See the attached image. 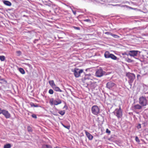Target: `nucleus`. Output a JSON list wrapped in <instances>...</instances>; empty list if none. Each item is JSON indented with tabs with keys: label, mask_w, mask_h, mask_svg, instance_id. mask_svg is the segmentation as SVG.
I'll use <instances>...</instances> for the list:
<instances>
[{
	"label": "nucleus",
	"mask_w": 148,
	"mask_h": 148,
	"mask_svg": "<svg viewBox=\"0 0 148 148\" xmlns=\"http://www.w3.org/2000/svg\"><path fill=\"white\" fill-rule=\"evenodd\" d=\"M126 76L129 79L128 83L130 85H132V84L136 76L133 73L128 72L127 73Z\"/></svg>",
	"instance_id": "f257e3e1"
},
{
	"label": "nucleus",
	"mask_w": 148,
	"mask_h": 148,
	"mask_svg": "<svg viewBox=\"0 0 148 148\" xmlns=\"http://www.w3.org/2000/svg\"><path fill=\"white\" fill-rule=\"evenodd\" d=\"M139 103L143 107L146 106L147 104L148 105L146 97L143 96L139 98Z\"/></svg>",
	"instance_id": "f03ea898"
},
{
	"label": "nucleus",
	"mask_w": 148,
	"mask_h": 148,
	"mask_svg": "<svg viewBox=\"0 0 148 148\" xmlns=\"http://www.w3.org/2000/svg\"><path fill=\"white\" fill-rule=\"evenodd\" d=\"M92 113L93 114L97 116L100 113V109L97 105L93 106L91 109Z\"/></svg>",
	"instance_id": "7ed1b4c3"
},
{
	"label": "nucleus",
	"mask_w": 148,
	"mask_h": 148,
	"mask_svg": "<svg viewBox=\"0 0 148 148\" xmlns=\"http://www.w3.org/2000/svg\"><path fill=\"white\" fill-rule=\"evenodd\" d=\"M62 103V101L59 98L54 100L53 98L50 99L49 103L51 105H58Z\"/></svg>",
	"instance_id": "20e7f679"
},
{
	"label": "nucleus",
	"mask_w": 148,
	"mask_h": 148,
	"mask_svg": "<svg viewBox=\"0 0 148 148\" xmlns=\"http://www.w3.org/2000/svg\"><path fill=\"white\" fill-rule=\"evenodd\" d=\"M72 71L74 73L75 77L77 78L80 77L81 73L83 72V70L82 69H79L77 68H75L74 71Z\"/></svg>",
	"instance_id": "39448f33"
},
{
	"label": "nucleus",
	"mask_w": 148,
	"mask_h": 148,
	"mask_svg": "<svg viewBox=\"0 0 148 148\" xmlns=\"http://www.w3.org/2000/svg\"><path fill=\"white\" fill-rule=\"evenodd\" d=\"M87 81V84L88 86H89L92 88H95L97 86V82H94L92 79H89L88 78L87 79H86Z\"/></svg>",
	"instance_id": "423d86ee"
},
{
	"label": "nucleus",
	"mask_w": 148,
	"mask_h": 148,
	"mask_svg": "<svg viewBox=\"0 0 148 148\" xmlns=\"http://www.w3.org/2000/svg\"><path fill=\"white\" fill-rule=\"evenodd\" d=\"M114 114L118 119L121 118L122 116V112L121 107L118 109H116L114 112Z\"/></svg>",
	"instance_id": "0eeeda50"
},
{
	"label": "nucleus",
	"mask_w": 148,
	"mask_h": 148,
	"mask_svg": "<svg viewBox=\"0 0 148 148\" xmlns=\"http://www.w3.org/2000/svg\"><path fill=\"white\" fill-rule=\"evenodd\" d=\"M2 114L6 119L10 118L11 117V114L8 110H6L3 109Z\"/></svg>",
	"instance_id": "6e6552de"
},
{
	"label": "nucleus",
	"mask_w": 148,
	"mask_h": 148,
	"mask_svg": "<svg viewBox=\"0 0 148 148\" xmlns=\"http://www.w3.org/2000/svg\"><path fill=\"white\" fill-rule=\"evenodd\" d=\"M138 52V51H129L128 54L127 55V56L130 55L132 57L136 56L137 55Z\"/></svg>",
	"instance_id": "1a4fd4ad"
},
{
	"label": "nucleus",
	"mask_w": 148,
	"mask_h": 148,
	"mask_svg": "<svg viewBox=\"0 0 148 148\" xmlns=\"http://www.w3.org/2000/svg\"><path fill=\"white\" fill-rule=\"evenodd\" d=\"M103 71L101 69H99L97 70L95 73L96 76L98 77L102 76L103 75Z\"/></svg>",
	"instance_id": "9d476101"
},
{
	"label": "nucleus",
	"mask_w": 148,
	"mask_h": 148,
	"mask_svg": "<svg viewBox=\"0 0 148 148\" xmlns=\"http://www.w3.org/2000/svg\"><path fill=\"white\" fill-rule=\"evenodd\" d=\"M116 86V84L112 82H108L106 84L107 87L109 89H111L113 87Z\"/></svg>",
	"instance_id": "9b49d317"
},
{
	"label": "nucleus",
	"mask_w": 148,
	"mask_h": 148,
	"mask_svg": "<svg viewBox=\"0 0 148 148\" xmlns=\"http://www.w3.org/2000/svg\"><path fill=\"white\" fill-rule=\"evenodd\" d=\"M66 34L64 32H62L58 34V38H63L65 36Z\"/></svg>",
	"instance_id": "f8f14e48"
},
{
	"label": "nucleus",
	"mask_w": 148,
	"mask_h": 148,
	"mask_svg": "<svg viewBox=\"0 0 148 148\" xmlns=\"http://www.w3.org/2000/svg\"><path fill=\"white\" fill-rule=\"evenodd\" d=\"M85 132L88 139L90 140H92L93 138L92 136L86 131H85Z\"/></svg>",
	"instance_id": "ddd939ff"
},
{
	"label": "nucleus",
	"mask_w": 148,
	"mask_h": 148,
	"mask_svg": "<svg viewBox=\"0 0 148 148\" xmlns=\"http://www.w3.org/2000/svg\"><path fill=\"white\" fill-rule=\"evenodd\" d=\"M49 83L50 86L52 88H54V87L56 86V85L55 84L54 81L53 80L49 81Z\"/></svg>",
	"instance_id": "4468645a"
},
{
	"label": "nucleus",
	"mask_w": 148,
	"mask_h": 148,
	"mask_svg": "<svg viewBox=\"0 0 148 148\" xmlns=\"http://www.w3.org/2000/svg\"><path fill=\"white\" fill-rule=\"evenodd\" d=\"M142 107H143L140 104H137L136 105H135L134 106V107L135 109H141L142 108Z\"/></svg>",
	"instance_id": "2eb2a0df"
},
{
	"label": "nucleus",
	"mask_w": 148,
	"mask_h": 148,
	"mask_svg": "<svg viewBox=\"0 0 148 148\" xmlns=\"http://www.w3.org/2000/svg\"><path fill=\"white\" fill-rule=\"evenodd\" d=\"M3 2L4 4L8 6H10L12 5L11 3L8 1L4 0L3 1Z\"/></svg>",
	"instance_id": "dca6fc26"
},
{
	"label": "nucleus",
	"mask_w": 148,
	"mask_h": 148,
	"mask_svg": "<svg viewBox=\"0 0 148 148\" xmlns=\"http://www.w3.org/2000/svg\"><path fill=\"white\" fill-rule=\"evenodd\" d=\"M111 53H110L108 51H106L104 54V57L106 58H109Z\"/></svg>",
	"instance_id": "f3484780"
},
{
	"label": "nucleus",
	"mask_w": 148,
	"mask_h": 148,
	"mask_svg": "<svg viewBox=\"0 0 148 148\" xmlns=\"http://www.w3.org/2000/svg\"><path fill=\"white\" fill-rule=\"evenodd\" d=\"M0 83L2 84H6L7 82L5 79L0 78Z\"/></svg>",
	"instance_id": "a211bd4d"
},
{
	"label": "nucleus",
	"mask_w": 148,
	"mask_h": 148,
	"mask_svg": "<svg viewBox=\"0 0 148 148\" xmlns=\"http://www.w3.org/2000/svg\"><path fill=\"white\" fill-rule=\"evenodd\" d=\"M54 90L56 91L57 92H62V91L60 89V88L58 87H57L56 86L54 88H53Z\"/></svg>",
	"instance_id": "6ab92c4d"
},
{
	"label": "nucleus",
	"mask_w": 148,
	"mask_h": 148,
	"mask_svg": "<svg viewBox=\"0 0 148 148\" xmlns=\"http://www.w3.org/2000/svg\"><path fill=\"white\" fill-rule=\"evenodd\" d=\"M110 58L114 60H116L117 59V58L116 56L112 53L111 54Z\"/></svg>",
	"instance_id": "aec40b11"
},
{
	"label": "nucleus",
	"mask_w": 148,
	"mask_h": 148,
	"mask_svg": "<svg viewBox=\"0 0 148 148\" xmlns=\"http://www.w3.org/2000/svg\"><path fill=\"white\" fill-rule=\"evenodd\" d=\"M18 70L19 72L22 74H24L25 73V72L24 70L22 68H19L18 69Z\"/></svg>",
	"instance_id": "412c9836"
},
{
	"label": "nucleus",
	"mask_w": 148,
	"mask_h": 148,
	"mask_svg": "<svg viewBox=\"0 0 148 148\" xmlns=\"http://www.w3.org/2000/svg\"><path fill=\"white\" fill-rule=\"evenodd\" d=\"M11 147V145L10 144H6L4 146V148H10Z\"/></svg>",
	"instance_id": "4be33fe9"
},
{
	"label": "nucleus",
	"mask_w": 148,
	"mask_h": 148,
	"mask_svg": "<svg viewBox=\"0 0 148 148\" xmlns=\"http://www.w3.org/2000/svg\"><path fill=\"white\" fill-rule=\"evenodd\" d=\"M65 112V110H60L58 112V113L62 115H64Z\"/></svg>",
	"instance_id": "5701e85b"
},
{
	"label": "nucleus",
	"mask_w": 148,
	"mask_h": 148,
	"mask_svg": "<svg viewBox=\"0 0 148 148\" xmlns=\"http://www.w3.org/2000/svg\"><path fill=\"white\" fill-rule=\"evenodd\" d=\"M43 148H52L51 146L48 145H45L43 146Z\"/></svg>",
	"instance_id": "b1692460"
},
{
	"label": "nucleus",
	"mask_w": 148,
	"mask_h": 148,
	"mask_svg": "<svg viewBox=\"0 0 148 148\" xmlns=\"http://www.w3.org/2000/svg\"><path fill=\"white\" fill-rule=\"evenodd\" d=\"M5 59V57L3 56H0V60L1 61H4Z\"/></svg>",
	"instance_id": "393cba45"
},
{
	"label": "nucleus",
	"mask_w": 148,
	"mask_h": 148,
	"mask_svg": "<svg viewBox=\"0 0 148 148\" xmlns=\"http://www.w3.org/2000/svg\"><path fill=\"white\" fill-rule=\"evenodd\" d=\"M110 35L112 36L113 37L115 38H118L119 37L118 36L114 34H111Z\"/></svg>",
	"instance_id": "a878e982"
},
{
	"label": "nucleus",
	"mask_w": 148,
	"mask_h": 148,
	"mask_svg": "<svg viewBox=\"0 0 148 148\" xmlns=\"http://www.w3.org/2000/svg\"><path fill=\"white\" fill-rule=\"evenodd\" d=\"M53 92H54V91L52 89H50L49 90V94H50L52 95V94H53Z\"/></svg>",
	"instance_id": "bb28decb"
},
{
	"label": "nucleus",
	"mask_w": 148,
	"mask_h": 148,
	"mask_svg": "<svg viewBox=\"0 0 148 148\" xmlns=\"http://www.w3.org/2000/svg\"><path fill=\"white\" fill-rule=\"evenodd\" d=\"M127 61L128 62H133V60H131L129 58L127 59Z\"/></svg>",
	"instance_id": "cd10ccee"
},
{
	"label": "nucleus",
	"mask_w": 148,
	"mask_h": 148,
	"mask_svg": "<svg viewBox=\"0 0 148 148\" xmlns=\"http://www.w3.org/2000/svg\"><path fill=\"white\" fill-rule=\"evenodd\" d=\"M30 105L32 107L34 106L35 107H38V106L37 105H35L33 103H31Z\"/></svg>",
	"instance_id": "c85d7f7f"
},
{
	"label": "nucleus",
	"mask_w": 148,
	"mask_h": 148,
	"mask_svg": "<svg viewBox=\"0 0 148 148\" xmlns=\"http://www.w3.org/2000/svg\"><path fill=\"white\" fill-rule=\"evenodd\" d=\"M83 21H86V22H89V23H91V20L90 19H85L84 20H83Z\"/></svg>",
	"instance_id": "c756f323"
},
{
	"label": "nucleus",
	"mask_w": 148,
	"mask_h": 148,
	"mask_svg": "<svg viewBox=\"0 0 148 148\" xmlns=\"http://www.w3.org/2000/svg\"><path fill=\"white\" fill-rule=\"evenodd\" d=\"M135 140H136V141L138 143H139L140 141L138 138L137 136H136V137Z\"/></svg>",
	"instance_id": "7c9ffc66"
},
{
	"label": "nucleus",
	"mask_w": 148,
	"mask_h": 148,
	"mask_svg": "<svg viewBox=\"0 0 148 148\" xmlns=\"http://www.w3.org/2000/svg\"><path fill=\"white\" fill-rule=\"evenodd\" d=\"M32 117L35 118L36 119L37 118V117L36 115L34 114H33L32 115Z\"/></svg>",
	"instance_id": "2f4dec72"
},
{
	"label": "nucleus",
	"mask_w": 148,
	"mask_h": 148,
	"mask_svg": "<svg viewBox=\"0 0 148 148\" xmlns=\"http://www.w3.org/2000/svg\"><path fill=\"white\" fill-rule=\"evenodd\" d=\"M141 127V125L140 124H138L137 126V128L138 129L140 128Z\"/></svg>",
	"instance_id": "473e14b6"
},
{
	"label": "nucleus",
	"mask_w": 148,
	"mask_h": 148,
	"mask_svg": "<svg viewBox=\"0 0 148 148\" xmlns=\"http://www.w3.org/2000/svg\"><path fill=\"white\" fill-rule=\"evenodd\" d=\"M147 124V123L146 122H144V123H143L142 124V125H143L144 127H145V126H146Z\"/></svg>",
	"instance_id": "72a5a7b5"
},
{
	"label": "nucleus",
	"mask_w": 148,
	"mask_h": 148,
	"mask_svg": "<svg viewBox=\"0 0 148 148\" xmlns=\"http://www.w3.org/2000/svg\"><path fill=\"white\" fill-rule=\"evenodd\" d=\"M63 126L64 127H65L66 128V129H70V126H65L64 125H63Z\"/></svg>",
	"instance_id": "f704fd0d"
},
{
	"label": "nucleus",
	"mask_w": 148,
	"mask_h": 148,
	"mask_svg": "<svg viewBox=\"0 0 148 148\" xmlns=\"http://www.w3.org/2000/svg\"><path fill=\"white\" fill-rule=\"evenodd\" d=\"M106 132L110 134V130H106Z\"/></svg>",
	"instance_id": "c9c22d12"
},
{
	"label": "nucleus",
	"mask_w": 148,
	"mask_h": 148,
	"mask_svg": "<svg viewBox=\"0 0 148 148\" xmlns=\"http://www.w3.org/2000/svg\"><path fill=\"white\" fill-rule=\"evenodd\" d=\"M3 111V109L2 110L0 108V114H2Z\"/></svg>",
	"instance_id": "e433bc0d"
},
{
	"label": "nucleus",
	"mask_w": 148,
	"mask_h": 148,
	"mask_svg": "<svg viewBox=\"0 0 148 148\" xmlns=\"http://www.w3.org/2000/svg\"><path fill=\"white\" fill-rule=\"evenodd\" d=\"M16 53H17L19 54H21V52L20 51H16Z\"/></svg>",
	"instance_id": "4c0bfd02"
},
{
	"label": "nucleus",
	"mask_w": 148,
	"mask_h": 148,
	"mask_svg": "<svg viewBox=\"0 0 148 148\" xmlns=\"http://www.w3.org/2000/svg\"><path fill=\"white\" fill-rule=\"evenodd\" d=\"M74 28H75V29H77L79 30V27H75Z\"/></svg>",
	"instance_id": "58836bf2"
},
{
	"label": "nucleus",
	"mask_w": 148,
	"mask_h": 148,
	"mask_svg": "<svg viewBox=\"0 0 148 148\" xmlns=\"http://www.w3.org/2000/svg\"><path fill=\"white\" fill-rule=\"evenodd\" d=\"M140 75H137V79H138V78H139V77H140Z\"/></svg>",
	"instance_id": "ea45409f"
},
{
	"label": "nucleus",
	"mask_w": 148,
	"mask_h": 148,
	"mask_svg": "<svg viewBox=\"0 0 148 148\" xmlns=\"http://www.w3.org/2000/svg\"><path fill=\"white\" fill-rule=\"evenodd\" d=\"M64 108H66V109H67V106L66 105H65L64 107Z\"/></svg>",
	"instance_id": "a19ab883"
},
{
	"label": "nucleus",
	"mask_w": 148,
	"mask_h": 148,
	"mask_svg": "<svg viewBox=\"0 0 148 148\" xmlns=\"http://www.w3.org/2000/svg\"><path fill=\"white\" fill-rule=\"evenodd\" d=\"M73 12L74 14L75 15L76 13V12Z\"/></svg>",
	"instance_id": "79ce46f5"
},
{
	"label": "nucleus",
	"mask_w": 148,
	"mask_h": 148,
	"mask_svg": "<svg viewBox=\"0 0 148 148\" xmlns=\"http://www.w3.org/2000/svg\"><path fill=\"white\" fill-rule=\"evenodd\" d=\"M55 148H61L59 147H56Z\"/></svg>",
	"instance_id": "37998d69"
},
{
	"label": "nucleus",
	"mask_w": 148,
	"mask_h": 148,
	"mask_svg": "<svg viewBox=\"0 0 148 148\" xmlns=\"http://www.w3.org/2000/svg\"><path fill=\"white\" fill-rule=\"evenodd\" d=\"M28 131L29 132H32V130H28Z\"/></svg>",
	"instance_id": "c03bdc74"
},
{
	"label": "nucleus",
	"mask_w": 148,
	"mask_h": 148,
	"mask_svg": "<svg viewBox=\"0 0 148 148\" xmlns=\"http://www.w3.org/2000/svg\"><path fill=\"white\" fill-rule=\"evenodd\" d=\"M27 65H28V66H29L30 65V64H27Z\"/></svg>",
	"instance_id": "a18cd8bd"
},
{
	"label": "nucleus",
	"mask_w": 148,
	"mask_h": 148,
	"mask_svg": "<svg viewBox=\"0 0 148 148\" xmlns=\"http://www.w3.org/2000/svg\"><path fill=\"white\" fill-rule=\"evenodd\" d=\"M106 130H108V129H107Z\"/></svg>",
	"instance_id": "49530a36"
}]
</instances>
